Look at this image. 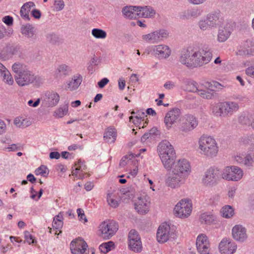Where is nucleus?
<instances>
[{
    "mask_svg": "<svg viewBox=\"0 0 254 254\" xmlns=\"http://www.w3.org/2000/svg\"><path fill=\"white\" fill-rule=\"evenodd\" d=\"M169 166L164 168L169 172V176L166 180V184L172 189H178L183 185L191 172L190 162L186 159L178 160L173 159L169 162Z\"/></svg>",
    "mask_w": 254,
    "mask_h": 254,
    "instance_id": "f257e3e1",
    "label": "nucleus"
},
{
    "mask_svg": "<svg viewBox=\"0 0 254 254\" xmlns=\"http://www.w3.org/2000/svg\"><path fill=\"white\" fill-rule=\"evenodd\" d=\"M212 58V53L209 46L205 45L199 50L190 47L182 50L179 62L188 67L193 68L208 64Z\"/></svg>",
    "mask_w": 254,
    "mask_h": 254,
    "instance_id": "f03ea898",
    "label": "nucleus"
},
{
    "mask_svg": "<svg viewBox=\"0 0 254 254\" xmlns=\"http://www.w3.org/2000/svg\"><path fill=\"white\" fill-rule=\"evenodd\" d=\"M12 69L14 73L15 81L19 86H27L34 82L39 86L43 83V79L40 76L35 75L25 65L20 63H14Z\"/></svg>",
    "mask_w": 254,
    "mask_h": 254,
    "instance_id": "7ed1b4c3",
    "label": "nucleus"
},
{
    "mask_svg": "<svg viewBox=\"0 0 254 254\" xmlns=\"http://www.w3.org/2000/svg\"><path fill=\"white\" fill-rule=\"evenodd\" d=\"M200 153L208 158L217 156L219 147L216 140L211 136L202 135L198 140Z\"/></svg>",
    "mask_w": 254,
    "mask_h": 254,
    "instance_id": "20e7f679",
    "label": "nucleus"
},
{
    "mask_svg": "<svg viewBox=\"0 0 254 254\" xmlns=\"http://www.w3.org/2000/svg\"><path fill=\"white\" fill-rule=\"evenodd\" d=\"M239 109L238 103L233 101L218 102L211 106L213 114L218 117H230Z\"/></svg>",
    "mask_w": 254,
    "mask_h": 254,
    "instance_id": "39448f33",
    "label": "nucleus"
},
{
    "mask_svg": "<svg viewBox=\"0 0 254 254\" xmlns=\"http://www.w3.org/2000/svg\"><path fill=\"white\" fill-rule=\"evenodd\" d=\"M157 151L164 167L169 166L170 161L176 159L175 151L170 143L167 140H162L157 146Z\"/></svg>",
    "mask_w": 254,
    "mask_h": 254,
    "instance_id": "423d86ee",
    "label": "nucleus"
},
{
    "mask_svg": "<svg viewBox=\"0 0 254 254\" xmlns=\"http://www.w3.org/2000/svg\"><path fill=\"white\" fill-rule=\"evenodd\" d=\"M192 210V204L190 199L184 198L180 200L175 205L173 213L174 215L179 218H188Z\"/></svg>",
    "mask_w": 254,
    "mask_h": 254,
    "instance_id": "0eeeda50",
    "label": "nucleus"
},
{
    "mask_svg": "<svg viewBox=\"0 0 254 254\" xmlns=\"http://www.w3.org/2000/svg\"><path fill=\"white\" fill-rule=\"evenodd\" d=\"M176 230V227L174 225L166 223L162 224L159 226L156 234L158 242L160 243H164L170 238H174Z\"/></svg>",
    "mask_w": 254,
    "mask_h": 254,
    "instance_id": "6e6552de",
    "label": "nucleus"
},
{
    "mask_svg": "<svg viewBox=\"0 0 254 254\" xmlns=\"http://www.w3.org/2000/svg\"><path fill=\"white\" fill-rule=\"evenodd\" d=\"M119 229L118 223L113 220H106L99 226L100 236L104 239H109L113 236Z\"/></svg>",
    "mask_w": 254,
    "mask_h": 254,
    "instance_id": "1a4fd4ad",
    "label": "nucleus"
},
{
    "mask_svg": "<svg viewBox=\"0 0 254 254\" xmlns=\"http://www.w3.org/2000/svg\"><path fill=\"white\" fill-rule=\"evenodd\" d=\"M243 175L242 169L236 166H226L221 171V177L227 181H239Z\"/></svg>",
    "mask_w": 254,
    "mask_h": 254,
    "instance_id": "9d476101",
    "label": "nucleus"
},
{
    "mask_svg": "<svg viewBox=\"0 0 254 254\" xmlns=\"http://www.w3.org/2000/svg\"><path fill=\"white\" fill-rule=\"evenodd\" d=\"M147 54H151L157 59L162 60L168 58L171 54L169 47L164 44L149 46L146 50Z\"/></svg>",
    "mask_w": 254,
    "mask_h": 254,
    "instance_id": "9b49d317",
    "label": "nucleus"
},
{
    "mask_svg": "<svg viewBox=\"0 0 254 254\" xmlns=\"http://www.w3.org/2000/svg\"><path fill=\"white\" fill-rule=\"evenodd\" d=\"M169 32L164 29H160L149 34L143 35L142 40L150 44H156L168 38Z\"/></svg>",
    "mask_w": 254,
    "mask_h": 254,
    "instance_id": "f8f14e48",
    "label": "nucleus"
},
{
    "mask_svg": "<svg viewBox=\"0 0 254 254\" xmlns=\"http://www.w3.org/2000/svg\"><path fill=\"white\" fill-rule=\"evenodd\" d=\"M220 176L221 172L217 168L210 167L205 172L202 182L205 186L212 187L217 184Z\"/></svg>",
    "mask_w": 254,
    "mask_h": 254,
    "instance_id": "ddd939ff",
    "label": "nucleus"
},
{
    "mask_svg": "<svg viewBox=\"0 0 254 254\" xmlns=\"http://www.w3.org/2000/svg\"><path fill=\"white\" fill-rule=\"evenodd\" d=\"M132 201L134 202L135 209L138 213L145 214L149 211V197L144 193L133 196Z\"/></svg>",
    "mask_w": 254,
    "mask_h": 254,
    "instance_id": "4468645a",
    "label": "nucleus"
},
{
    "mask_svg": "<svg viewBox=\"0 0 254 254\" xmlns=\"http://www.w3.org/2000/svg\"><path fill=\"white\" fill-rule=\"evenodd\" d=\"M235 160L239 164L246 167H253L254 165V146L250 147L246 153L237 155Z\"/></svg>",
    "mask_w": 254,
    "mask_h": 254,
    "instance_id": "2eb2a0df",
    "label": "nucleus"
},
{
    "mask_svg": "<svg viewBox=\"0 0 254 254\" xmlns=\"http://www.w3.org/2000/svg\"><path fill=\"white\" fill-rule=\"evenodd\" d=\"M128 239V247L130 250L135 253H140L142 251V246L140 238L135 230L130 231Z\"/></svg>",
    "mask_w": 254,
    "mask_h": 254,
    "instance_id": "dca6fc26",
    "label": "nucleus"
},
{
    "mask_svg": "<svg viewBox=\"0 0 254 254\" xmlns=\"http://www.w3.org/2000/svg\"><path fill=\"white\" fill-rule=\"evenodd\" d=\"M181 115V110L178 108H174L166 114L164 122L168 130L170 129L172 126L177 123Z\"/></svg>",
    "mask_w": 254,
    "mask_h": 254,
    "instance_id": "f3484780",
    "label": "nucleus"
},
{
    "mask_svg": "<svg viewBox=\"0 0 254 254\" xmlns=\"http://www.w3.org/2000/svg\"><path fill=\"white\" fill-rule=\"evenodd\" d=\"M237 249V245L230 238H223L219 244V250L222 254H233Z\"/></svg>",
    "mask_w": 254,
    "mask_h": 254,
    "instance_id": "a211bd4d",
    "label": "nucleus"
},
{
    "mask_svg": "<svg viewBox=\"0 0 254 254\" xmlns=\"http://www.w3.org/2000/svg\"><path fill=\"white\" fill-rule=\"evenodd\" d=\"M87 247L86 243L79 238L70 243V250L72 254H87Z\"/></svg>",
    "mask_w": 254,
    "mask_h": 254,
    "instance_id": "6ab92c4d",
    "label": "nucleus"
},
{
    "mask_svg": "<svg viewBox=\"0 0 254 254\" xmlns=\"http://www.w3.org/2000/svg\"><path fill=\"white\" fill-rule=\"evenodd\" d=\"M196 247L198 253L210 251V243L205 234H200L198 235L196 240Z\"/></svg>",
    "mask_w": 254,
    "mask_h": 254,
    "instance_id": "aec40b11",
    "label": "nucleus"
},
{
    "mask_svg": "<svg viewBox=\"0 0 254 254\" xmlns=\"http://www.w3.org/2000/svg\"><path fill=\"white\" fill-rule=\"evenodd\" d=\"M232 235L234 240L243 242L248 237L246 229L241 225H236L232 229Z\"/></svg>",
    "mask_w": 254,
    "mask_h": 254,
    "instance_id": "412c9836",
    "label": "nucleus"
},
{
    "mask_svg": "<svg viewBox=\"0 0 254 254\" xmlns=\"http://www.w3.org/2000/svg\"><path fill=\"white\" fill-rule=\"evenodd\" d=\"M197 121L195 117L191 115L185 116V121L182 123L180 130L183 132H188L193 129L197 126Z\"/></svg>",
    "mask_w": 254,
    "mask_h": 254,
    "instance_id": "4be33fe9",
    "label": "nucleus"
},
{
    "mask_svg": "<svg viewBox=\"0 0 254 254\" xmlns=\"http://www.w3.org/2000/svg\"><path fill=\"white\" fill-rule=\"evenodd\" d=\"M209 26L212 28H216L221 25L223 22V19L220 11H214L208 13L206 16Z\"/></svg>",
    "mask_w": 254,
    "mask_h": 254,
    "instance_id": "5701e85b",
    "label": "nucleus"
},
{
    "mask_svg": "<svg viewBox=\"0 0 254 254\" xmlns=\"http://www.w3.org/2000/svg\"><path fill=\"white\" fill-rule=\"evenodd\" d=\"M138 18H152L156 14V10L151 6H137Z\"/></svg>",
    "mask_w": 254,
    "mask_h": 254,
    "instance_id": "b1692460",
    "label": "nucleus"
},
{
    "mask_svg": "<svg viewBox=\"0 0 254 254\" xmlns=\"http://www.w3.org/2000/svg\"><path fill=\"white\" fill-rule=\"evenodd\" d=\"M219 27L217 40L219 42H224L228 39L231 33V24L227 23L224 26H220Z\"/></svg>",
    "mask_w": 254,
    "mask_h": 254,
    "instance_id": "393cba45",
    "label": "nucleus"
},
{
    "mask_svg": "<svg viewBox=\"0 0 254 254\" xmlns=\"http://www.w3.org/2000/svg\"><path fill=\"white\" fill-rule=\"evenodd\" d=\"M60 100L59 95L54 91H47L44 96V101L48 107H54L57 105Z\"/></svg>",
    "mask_w": 254,
    "mask_h": 254,
    "instance_id": "a878e982",
    "label": "nucleus"
},
{
    "mask_svg": "<svg viewBox=\"0 0 254 254\" xmlns=\"http://www.w3.org/2000/svg\"><path fill=\"white\" fill-rule=\"evenodd\" d=\"M241 49L239 52H242L244 55H254V41L248 39L245 41L241 47Z\"/></svg>",
    "mask_w": 254,
    "mask_h": 254,
    "instance_id": "bb28decb",
    "label": "nucleus"
},
{
    "mask_svg": "<svg viewBox=\"0 0 254 254\" xmlns=\"http://www.w3.org/2000/svg\"><path fill=\"white\" fill-rule=\"evenodd\" d=\"M82 81V76L79 74L73 76L71 79L67 83L66 90L72 91L76 90Z\"/></svg>",
    "mask_w": 254,
    "mask_h": 254,
    "instance_id": "cd10ccee",
    "label": "nucleus"
},
{
    "mask_svg": "<svg viewBox=\"0 0 254 254\" xmlns=\"http://www.w3.org/2000/svg\"><path fill=\"white\" fill-rule=\"evenodd\" d=\"M137 6H127L122 9V13L125 17L132 19L138 18Z\"/></svg>",
    "mask_w": 254,
    "mask_h": 254,
    "instance_id": "c85d7f7f",
    "label": "nucleus"
},
{
    "mask_svg": "<svg viewBox=\"0 0 254 254\" xmlns=\"http://www.w3.org/2000/svg\"><path fill=\"white\" fill-rule=\"evenodd\" d=\"M21 32L22 35L29 39L35 40L36 39L34 27L31 24L22 25L21 27Z\"/></svg>",
    "mask_w": 254,
    "mask_h": 254,
    "instance_id": "c756f323",
    "label": "nucleus"
},
{
    "mask_svg": "<svg viewBox=\"0 0 254 254\" xmlns=\"http://www.w3.org/2000/svg\"><path fill=\"white\" fill-rule=\"evenodd\" d=\"M77 167L72 170V175L82 179L86 177V174L84 171L86 169V166L84 163L79 160L77 163L75 164Z\"/></svg>",
    "mask_w": 254,
    "mask_h": 254,
    "instance_id": "7c9ffc66",
    "label": "nucleus"
},
{
    "mask_svg": "<svg viewBox=\"0 0 254 254\" xmlns=\"http://www.w3.org/2000/svg\"><path fill=\"white\" fill-rule=\"evenodd\" d=\"M71 72V68L64 64L60 65L55 70V74L58 78L65 77L69 75Z\"/></svg>",
    "mask_w": 254,
    "mask_h": 254,
    "instance_id": "2f4dec72",
    "label": "nucleus"
},
{
    "mask_svg": "<svg viewBox=\"0 0 254 254\" xmlns=\"http://www.w3.org/2000/svg\"><path fill=\"white\" fill-rule=\"evenodd\" d=\"M35 6V3L32 1L25 3L21 7L20 13L21 17L25 20H30L29 12L32 7Z\"/></svg>",
    "mask_w": 254,
    "mask_h": 254,
    "instance_id": "473e14b6",
    "label": "nucleus"
},
{
    "mask_svg": "<svg viewBox=\"0 0 254 254\" xmlns=\"http://www.w3.org/2000/svg\"><path fill=\"white\" fill-rule=\"evenodd\" d=\"M203 10L199 8L188 9L184 12L182 18L185 19L196 18L200 16Z\"/></svg>",
    "mask_w": 254,
    "mask_h": 254,
    "instance_id": "72a5a7b5",
    "label": "nucleus"
},
{
    "mask_svg": "<svg viewBox=\"0 0 254 254\" xmlns=\"http://www.w3.org/2000/svg\"><path fill=\"white\" fill-rule=\"evenodd\" d=\"M120 200L121 196L119 194H116L113 191L108 193L107 195V202L113 208H116L119 205Z\"/></svg>",
    "mask_w": 254,
    "mask_h": 254,
    "instance_id": "f704fd0d",
    "label": "nucleus"
},
{
    "mask_svg": "<svg viewBox=\"0 0 254 254\" xmlns=\"http://www.w3.org/2000/svg\"><path fill=\"white\" fill-rule=\"evenodd\" d=\"M117 132L115 128H109L105 132L104 139L109 143H113L116 139Z\"/></svg>",
    "mask_w": 254,
    "mask_h": 254,
    "instance_id": "c9c22d12",
    "label": "nucleus"
},
{
    "mask_svg": "<svg viewBox=\"0 0 254 254\" xmlns=\"http://www.w3.org/2000/svg\"><path fill=\"white\" fill-rule=\"evenodd\" d=\"M199 221L201 224L210 225L215 219V216L210 213H203L199 216Z\"/></svg>",
    "mask_w": 254,
    "mask_h": 254,
    "instance_id": "e433bc0d",
    "label": "nucleus"
},
{
    "mask_svg": "<svg viewBox=\"0 0 254 254\" xmlns=\"http://www.w3.org/2000/svg\"><path fill=\"white\" fill-rule=\"evenodd\" d=\"M197 93L201 98L207 100L213 99L216 95V93L213 90L209 89H199Z\"/></svg>",
    "mask_w": 254,
    "mask_h": 254,
    "instance_id": "4c0bfd02",
    "label": "nucleus"
},
{
    "mask_svg": "<svg viewBox=\"0 0 254 254\" xmlns=\"http://www.w3.org/2000/svg\"><path fill=\"white\" fill-rule=\"evenodd\" d=\"M221 213L223 217L231 218L234 215V209L230 205H225L221 209Z\"/></svg>",
    "mask_w": 254,
    "mask_h": 254,
    "instance_id": "58836bf2",
    "label": "nucleus"
},
{
    "mask_svg": "<svg viewBox=\"0 0 254 254\" xmlns=\"http://www.w3.org/2000/svg\"><path fill=\"white\" fill-rule=\"evenodd\" d=\"M63 215L62 212L56 216L53 220V227L59 230L62 228L63 226Z\"/></svg>",
    "mask_w": 254,
    "mask_h": 254,
    "instance_id": "ea45409f",
    "label": "nucleus"
},
{
    "mask_svg": "<svg viewBox=\"0 0 254 254\" xmlns=\"http://www.w3.org/2000/svg\"><path fill=\"white\" fill-rule=\"evenodd\" d=\"M197 83L192 81H187L185 82L184 90L191 92H198V89L197 87Z\"/></svg>",
    "mask_w": 254,
    "mask_h": 254,
    "instance_id": "a19ab883",
    "label": "nucleus"
},
{
    "mask_svg": "<svg viewBox=\"0 0 254 254\" xmlns=\"http://www.w3.org/2000/svg\"><path fill=\"white\" fill-rule=\"evenodd\" d=\"M92 35L97 39H104L107 36L106 32L101 29L98 28H94L92 30Z\"/></svg>",
    "mask_w": 254,
    "mask_h": 254,
    "instance_id": "79ce46f5",
    "label": "nucleus"
},
{
    "mask_svg": "<svg viewBox=\"0 0 254 254\" xmlns=\"http://www.w3.org/2000/svg\"><path fill=\"white\" fill-rule=\"evenodd\" d=\"M114 247V243L112 241H110L101 244L99 247V249L102 253L105 254L111 251Z\"/></svg>",
    "mask_w": 254,
    "mask_h": 254,
    "instance_id": "37998d69",
    "label": "nucleus"
},
{
    "mask_svg": "<svg viewBox=\"0 0 254 254\" xmlns=\"http://www.w3.org/2000/svg\"><path fill=\"white\" fill-rule=\"evenodd\" d=\"M197 25L200 29L202 31H206L208 29H212L211 26H209V23L206 17L201 18L199 20L197 23Z\"/></svg>",
    "mask_w": 254,
    "mask_h": 254,
    "instance_id": "c03bdc74",
    "label": "nucleus"
},
{
    "mask_svg": "<svg viewBox=\"0 0 254 254\" xmlns=\"http://www.w3.org/2000/svg\"><path fill=\"white\" fill-rule=\"evenodd\" d=\"M34 173L36 175H41L43 177H46L49 174V170L46 166L41 165L35 170Z\"/></svg>",
    "mask_w": 254,
    "mask_h": 254,
    "instance_id": "a18cd8bd",
    "label": "nucleus"
},
{
    "mask_svg": "<svg viewBox=\"0 0 254 254\" xmlns=\"http://www.w3.org/2000/svg\"><path fill=\"white\" fill-rule=\"evenodd\" d=\"M1 76L3 77V80L5 83L8 85H12L14 81L12 75L8 70L4 72Z\"/></svg>",
    "mask_w": 254,
    "mask_h": 254,
    "instance_id": "49530a36",
    "label": "nucleus"
},
{
    "mask_svg": "<svg viewBox=\"0 0 254 254\" xmlns=\"http://www.w3.org/2000/svg\"><path fill=\"white\" fill-rule=\"evenodd\" d=\"M239 123L243 125H251L252 122L249 115H242L239 118Z\"/></svg>",
    "mask_w": 254,
    "mask_h": 254,
    "instance_id": "de8ad7c7",
    "label": "nucleus"
},
{
    "mask_svg": "<svg viewBox=\"0 0 254 254\" xmlns=\"http://www.w3.org/2000/svg\"><path fill=\"white\" fill-rule=\"evenodd\" d=\"M133 157V156L132 154L127 155L123 156L122 157V159L121 160V161H120V163L119 164L120 167H124L127 164H128L130 162H131V160Z\"/></svg>",
    "mask_w": 254,
    "mask_h": 254,
    "instance_id": "09e8293b",
    "label": "nucleus"
},
{
    "mask_svg": "<svg viewBox=\"0 0 254 254\" xmlns=\"http://www.w3.org/2000/svg\"><path fill=\"white\" fill-rule=\"evenodd\" d=\"M67 112V108L65 107L64 108H60L58 110L56 111L55 112V116L58 118H62L64 116Z\"/></svg>",
    "mask_w": 254,
    "mask_h": 254,
    "instance_id": "8fccbe9b",
    "label": "nucleus"
},
{
    "mask_svg": "<svg viewBox=\"0 0 254 254\" xmlns=\"http://www.w3.org/2000/svg\"><path fill=\"white\" fill-rule=\"evenodd\" d=\"M232 99L234 100H238L239 102H247L249 101L248 98L245 95H234L232 97Z\"/></svg>",
    "mask_w": 254,
    "mask_h": 254,
    "instance_id": "3c124183",
    "label": "nucleus"
},
{
    "mask_svg": "<svg viewBox=\"0 0 254 254\" xmlns=\"http://www.w3.org/2000/svg\"><path fill=\"white\" fill-rule=\"evenodd\" d=\"M54 5L57 11L62 10L64 6L63 0H55Z\"/></svg>",
    "mask_w": 254,
    "mask_h": 254,
    "instance_id": "603ef678",
    "label": "nucleus"
},
{
    "mask_svg": "<svg viewBox=\"0 0 254 254\" xmlns=\"http://www.w3.org/2000/svg\"><path fill=\"white\" fill-rule=\"evenodd\" d=\"M77 213L78 214L79 221H83L84 223L87 222V219L84 214V211L82 209L78 208L77 209Z\"/></svg>",
    "mask_w": 254,
    "mask_h": 254,
    "instance_id": "864d4df0",
    "label": "nucleus"
},
{
    "mask_svg": "<svg viewBox=\"0 0 254 254\" xmlns=\"http://www.w3.org/2000/svg\"><path fill=\"white\" fill-rule=\"evenodd\" d=\"M133 191H125L122 194V196H121V199H123L124 201H126L129 199L132 200L133 196H135L131 193Z\"/></svg>",
    "mask_w": 254,
    "mask_h": 254,
    "instance_id": "5fc2aeb1",
    "label": "nucleus"
},
{
    "mask_svg": "<svg viewBox=\"0 0 254 254\" xmlns=\"http://www.w3.org/2000/svg\"><path fill=\"white\" fill-rule=\"evenodd\" d=\"M252 137L249 135H244L241 138V142L244 145H248L252 141Z\"/></svg>",
    "mask_w": 254,
    "mask_h": 254,
    "instance_id": "6e6d98bb",
    "label": "nucleus"
},
{
    "mask_svg": "<svg viewBox=\"0 0 254 254\" xmlns=\"http://www.w3.org/2000/svg\"><path fill=\"white\" fill-rule=\"evenodd\" d=\"M10 34V32H7L5 27L3 25H0V40Z\"/></svg>",
    "mask_w": 254,
    "mask_h": 254,
    "instance_id": "4d7b16f0",
    "label": "nucleus"
},
{
    "mask_svg": "<svg viewBox=\"0 0 254 254\" xmlns=\"http://www.w3.org/2000/svg\"><path fill=\"white\" fill-rule=\"evenodd\" d=\"M47 39L51 43L55 44L58 41V36L55 34H50L47 36Z\"/></svg>",
    "mask_w": 254,
    "mask_h": 254,
    "instance_id": "13d9d810",
    "label": "nucleus"
},
{
    "mask_svg": "<svg viewBox=\"0 0 254 254\" xmlns=\"http://www.w3.org/2000/svg\"><path fill=\"white\" fill-rule=\"evenodd\" d=\"M43 191H31L30 198L37 200H38L42 194Z\"/></svg>",
    "mask_w": 254,
    "mask_h": 254,
    "instance_id": "bf43d9fd",
    "label": "nucleus"
},
{
    "mask_svg": "<svg viewBox=\"0 0 254 254\" xmlns=\"http://www.w3.org/2000/svg\"><path fill=\"white\" fill-rule=\"evenodd\" d=\"M24 236H25L26 241L29 244L34 243V240L32 236L30 234V233L29 232L25 231L24 232Z\"/></svg>",
    "mask_w": 254,
    "mask_h": 254,
    "instance_id": "052dcab7",
    "label": "nucleus"
},
{
    "mask_svg": "<svg viewBox=\"0 0 254 254\" xmlns=\"http://www.w3.org/2000/svg\"><path fill=\"white\" fill-rule=\"evenodd\" d=\"M20 124V127L25 128L30 126L31 125V122L28 119L22 118L21 123Z\"/></svg>",
    "mask_w": 254,
    "mask_h": 254,
    "instance_id": "680f3d73",
    "label": "nucleus"
},
{
    "mask_svg": "<svg viewBox=\"0 0 254 254\" xmlns=\"http://www.w3.org/2000/svg\"><path fill=\"white\" fill-rule=\"evenodd\" d=\"M6 126L5 122L0 119V135H2L6 132Z\"/></svg>",
    "mask_w": 254,
    "mask_h": 254,
    "instance_id": "e2e57ef3",
    "label": "nucleus"
},
{
    "mask_svg": "<svg viewBox=\"0 0 254 254\" xmlns=\"http://www.w3.org/2000/svg\"><path fill=\"white\" fill-rule=\"evenodd\" d=\"M2 21L6 25L9 26L13 23V18L10 16H5L2 18Z\"/></svg>",
    "mask_w": 254,
    "mask_h": 254,
    "instance_id": "0e129e2a",
    "label": "nucleus"
},
{
    "mask_svg": "<svg viewBox=\"0 0 254 254\" xmlns=\"http://www.w3.org/2000/svg\"><path fill=\"white\" fill-rule=\"evenodd\" d=\"M109 82V80L105 77L98 82V85L100 88H103Z\"/></svg>",
    "mask_w": 254,
    "mask_h": 254,
    "instance_id": "69168bd1",
    "label": "nucleus"
},
{
    "mask_svg": "<svg viewBox=\"0 0 254 254\" xmlns=\"http://www.w3.org/2000/svg\"><path fill=\"white\" fill-rule=\"evenodd\" d=\"M31 15L36 19H39L41 17V12L38 9H35L32 10Z\"/></svg>",
    "mask_w": 254,
    "mask_h": 254,
    "instance_id": "338daca9",
    "label": "nucleus"
},
{
    "mask_svg": "<svg viewBox=\"0 0 254 254\" xmlns=\"http://www.w3.org/2000/svg\"><path fill=\"white\" fill-rule=\"evenodd\" d=\"M246 73L248 76L254 78V66L248 67L246 69Z\"/></svg>",
    "mask_w": 254,
    "mask_h": 254,
    "instance_id": "774afa93",
    "label": "nucleus"
}]
</instances>
